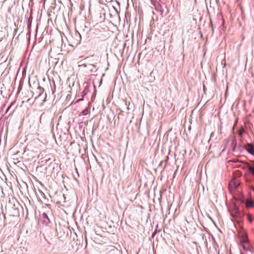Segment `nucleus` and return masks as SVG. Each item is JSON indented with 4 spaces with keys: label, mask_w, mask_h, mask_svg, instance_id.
<instances>
[{
    "label": "nucleus",
    "mask_w": 254,
    "mask_h": 254,
    "mask_svg": "<svg viewBox=\"0 0 254 254\" xmlns=\"http://www.w3.org/2000/svg\"><path fill=\"white\" fill-rule=\"evenodd\" d=\"M241 245L246 251H249L251 253L252 252V247L250 246L249 240L247 236L246 235L243 237L241 241Z\"/></svg>",
    "instance_id": "f257e3e1"
},
{
    "label": "nucleus",
    "mask_w": 254,
    "mask_h": 254,
    "mask_svg": "<svg viewBox=\"0 0 254 254\" xmlns=\"http://www.w3.org/2000/svg\"><path fill=\"white\" fill-rule=\"evenodd\" d=\"M150 0L152 4L154 6L155 10L160 12V14L162 15L164 13V9L161 4L160 3V2L157 1H153L152 0Z\"/></svg>",
    "instance_id": "f03ea898"
},
{
    "label": "nucleus",
    "mask_w": 254,
    "mask_h": 254,
    "mask_svg": "<svg viewBox=\"0 0 254 254\" xmlns=\"http://www.w3.org/2000/svg\"><path fill=\"white\" fill-rule=\"evenodd\" d=\"M239 181L235 178H233L229 183L230 189L235 190L239 186Z\"/></svg>",
    "instance_id": "7ed1b4c3"
},
{
    "label": "nucleus",
    "mask_w": 254,
    "mask_h": 254,
    "mask_svg": "<svg viewBox=\"0 0 254 254\" xmlns=\"http://www.w3.org/2000/svg\"><path fill=\"white\" fill-rule=\"evenodd\" d=\"M38 89L39 90L40 93H39L38 96L36 97V99H39L41 97H44V99L43 100V102H45L46 98L47 97V94H46V93H45L44 94H43L44 89L42 87H41V86H39L38 87Z\"/></svg>",
    "instance_id": "20e7f679"
},
{
    "label": "nucleus",
    "mask_w": 254,
    "mask_h": 254,
    "mask_svg": "<svg viewBox=\"0 0 254 254\" xmlns=\"http://www.w3.org/2000/svg\"><path fill=\"white\" fill-rule=\"evenodd\" d=\"M41 220L43 224L45 225H48L50 222V220L47 214L45 212L42 214L41 215Z\"/></svg>",
    "instance_id": "39448f33"
},
{
    "label": "nucleus",
    "mask_w": 254,
    "mask_h": 254,
    "mask_svg": "<svg viewBox=\"0 0 254 254\" xmlns=\"http://www.w3.org/2000/svg\"><path fill=\"white\" fill-rule=\"evenodd\" d=\"M246 149L251 154H254V146L253 144L248 143L246 146Z\"/></svg>",
    "instance_id": "423d86ee"
},
{
    "label": "nucleus",
    "mask_w": 254,
    "mask_h": 254,
    "mask_svg": "<svg viewBox=\"0 0 254 254\" xmlns=\"http://www.w3.org/2000/svg\"><path fill=\"white\" fill-rule=\"evenodd\" d=\"M236 145H237L236 139L234 138L232 140V142H231V143L230 145L231 149L233 151H235Z\"/></svg>",
    "instance_id": "0eeeda50"
},
{
    "label": "nucleus",
    "mask_w": 254,
    "mask_h": 254,
    "mask_svg": "<svg viewBox=\"0 0 254 254\" xmlns=\"http://www.w3.org/2000/svg\"><path fill=\"white\" fill-rule=\"evenodd\" d=\"M96 66L94 64H91L89 65V68L91 72H95L96 71Z\"/></svg>",
    "instance_id": "6e6552de"
},
{
    "label": "nucleus",
    "mask_w": 254,
    "mask_h": 254,
    "mask_svg": "<svg viewBox=\"0 0 254 254\" xmlns=\"http://www.w3.org/2000/svg\"><path fill=\"white\" fill-rule=\"evenodd\" d=\"M246 205L247 207H252L254 205V202L252 200H248L246 201Z\"/></svg>",
    "instance_id": "1a4fd4ad"
},
{
    "label": "nucleus",
    "mask_w": 254,
    "mask_h": 254,
    "mask_svg": "<svg viewBox=\"0 0 254 254\" xmlns=\"http://www.w3.org/2000/svg\"><path fill=\"white\" fill-rule=\"evenodd\" d=\"M245 132V130L243 128H241L238 132V134L240 136H242L244 132Z\"/></svg>",
    "instance_id": "9d476101"
},
{
    "label": "nucleus",
    "mask_w": 254,
    "mask_h": 254,
    "mask_svg": "<svg viewBox=\"0 0 254 254\" xmlns=\"http://www.w3.org/2000/svg\"><path fill=\"white\" fill-rule=\"evenodd\" d=\"M88 111L87 110H86V109L84 110L83 111V112H82V114H83V115H87V114H88Z\"/></svg>",
    "instance_id": "9b49d317"
},
{
    "label": "nucleus",
    "mask_w": 254,
    "mask_h": 254,
    "mask_svg": "<svg viewBox=\"0 0 254 254\" xmlns=\"http://www.w3.org/2000/svg\"><path fill=\"white\" fill-rule=\"evenodd\" d=\"M51 161V159H50V158H49V159H46V163H47L48 162H49V161Z\"/></svg>",
    "instance_id": "f8f14e48"
},
{
    "label": "nucleus",
    "mask_w": 254,
    "mask_h": 254,
    "mask_svg": "<svg viewBox=\"0 0 254 254\" xmlns=\"http://www.w3.org/2000/svg\"><path fill=\"white\" fill-rule=\"evenodd\" d=\"M249 220L252 222V219L251 218H249Z\"/></svg>",
    "instance_id": "ddd939ff"
},
{
    "label": "nucleus",
    "mask_w": 254,
    "mask_h": 254,
    "mask_svg": "<svg viewBox=\"0 0 254 254\" xmlns=\"http://www.w3.org/2000/svg\"><path fill=\"white\" fill-rule=\"evenodd\" d=\"M81 65H83L84 66V67H86L87 66V65L86 64H82Z\"/></svg>",
    "instance_id": "4468645a"
},
{
    "label": "nucleus",
    "mask_w": 254,
    "mask_h": 254,
    "mask_svg": "<svg viewBox=\"0 0 254 254\" xmlns=\"http://www.w3.org/2000/svg\"><path fill=\"white\" fill-rule=\"evenodd\" d=\"M78 34H79V37H80V39H81V35H80V34H79V32H78Z\"/></svg>",
    "instance_id": "2eb2a0df"
},
{
    "label": "nucleus",
    "mask_w": 254,
    "mask_h": 254,
    "mask_svg": "<svg viewBox=\"0 0 254 254\" xmlns=\"http://www.w3.org/2000/svg\"><path fill=\"white\" fill-rule=\"evenodd\" d=\"M11 106H9L7 110V111L9 109V108H10Z\"/></svg>",
    "instance_id": "dca6fc26"
},
{
    "label": "nucleus",
    "mask_w": 254,
    "mask_h": 254,
    "mask_svg": "<svg viewBox=\"0 0 254 254\" xmlns=\"http://www.w3.org/2000/svg\"><path fill=\"white\" fill-rule=\"evenodd\" d=\"M213 134V132H212L211 134V137L212 136Z\"/></svg>",
    "instance_id": "f3484780"
}]
</instances>
